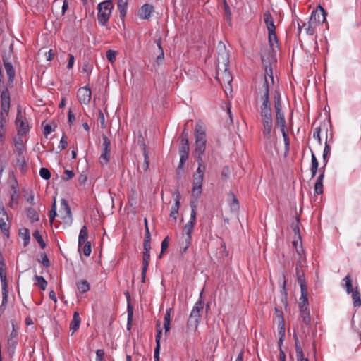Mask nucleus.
Segmentation results:
<instances>
[{"label": "nucleus", "instance_id": "nucleus-1", "mask_svg": "<svg viewBox=\"0 0 361 361\" xmlns=\"http://www.w3.org/2000/svg\"><path fill=\"white\" fill-rule=\"evenodd\" d=\"M274 61L273 56H269L267 59L262 56V62L265 69V73L261 80L259 91L261 94L262 104L260 108L271 107L269 102V87L274 82L271 62Z\"/></svg>", "mask_w": 361, "mask_h": 361}, {"label": "nucleus", "instance_id": "nucleus-2", "mask_svg": "<svg viewBox=\"0 0 361 361\" xmlns=\"http://www.w3.org/2000/svg\"><path fill=\"white\" fill-rule=\"evenodd\" d=\"M195 155L196 161L198 163V167L197 169V171H204L206 166L202 159V155L206 149L207 139L204 128L201 122L197 123L195 126Z\"/></svg>", "mask_w": 361, "mask_h": 361}, {"label": "nucleus", "instance_id": "nucleus-3", "mask_svg": "<svg viewBox=\"0 0 361 361\" xmlns=\"http://www.w3.org/2000/svg\"><path fill=\"white\" fill-rule=\"evenodd\" d=\"M1 111H0V141L2 144L6 140V117L10 109V94L8 89H5L1 94Z\"/></svg>", "mask_w": 361, "mask_h": 361}, {"label": "nucleus", "instance_id": "nucleus-4", "mask_svg": "<svg viewBox=\"0 0 361 361\" xmlns=\"http://www.w3.org/2000/svg\"><path fill=\"white\" fill-rule=\"evenodd\" d=\"M204 303L201 299L195 304L189 319L187 322V329L188 331H195L197 329L200 319L201 312L203 311Z\"/></svg>", "mask_w": 361, "mask_h": 361}, {"label": "nucleus", "instance_id": "nucleus-5", "mask_svg": "<svg viewBox=\"0 0 361 361\" xmlns=\"http://www.w3.org/2000/svg\"><path fill=\"white\" fill-rule=\"evenodd\" d=\"M260 116L263 125L262 133L264 137L269 140L273 128L272 111L271 107L260 108Z\"/></svg>", "mask_w": 361, "mask_h": 361}, {"label": "nucleus", "instance_id": "nucleus-6", "mask_svg": "<svg viewBox=\"0 0 361 361\" xmlns=\"http://www.w3.org/2000/svg\"><path fill=\"white\" fill-rule=\"evenodd\" d=\"M114 6L111 0H106L99 3L97 6L98 23L102 26H105L111 15Z\"/></svg>", "mask_w": 361, "mask_h": 361}, {"label": "nucleus", "instance_id": "nucleus-7", "mask_svg": "<svg viewBox=\"0 0 361 361\" xmlns=\"http://www.w3.org/2000/svg\"><path fill=\"white\" fill-rule=\"evenodd\" d=\"M274 109L276 112V124L280 127L281 131L286 130V120L283 113L282 112V106L281 101V94L279 92L276 91L274 93Z\"/></svg>", "mask_w": 361, "mask_h": 361}, {"label": "nucleus", "instance_id": "nucleus-8", "mask_svg": "<svg viewBox=\"0 0 361 361\" xmlns=\"http://www.w3.org/2000/svg\"><path fill=\"white\" fill-rule=\"evenodd\" d=\"M204 176V171H202L196 170V171L193 174L192 195L195 197L196 199H198L202 194Z\"/></svg>", "mask_w": 361, "mask_h": 361}, {"label": "nucleus", "instance_id": "nucleus-9", "mask_svg": "<svg viewBox=\"0 0 361 361\" xmlns=\"http://www.w3.org/2000/svg\"><path fill=\"white\" fill-rule=\"evenodd\" d=\"M218 56L216 68L228 67L229 65V54L226 50L225 44L222 42H219L217 45Z\"/></svg>", "mask_w": 361, "mask_h": 361}, {"label": "nucleus", "instance_id": "nucleus-10", "mask_svg": "<svg viewBox=\"0 0 361 361\" xmlns=\"http://www.w3.org/2000/svg\"><path fill=\"white\" fill-rule=\"evenodd\" d=\"M102 148L99 157V163L102 166L106 165L109 163L111 157V141L105 135H102Z\"/></svg>", "mask_w": 361, "mask_h": 361}, {"label": "nucleus", "instance_id": "nucleus-11", "mask_svg": "<svg viewBox=\"0 0 361 361\" xmlns=\"http://www.w3.org/2000/svg\"><path fill=\"white\" fill-rule=\"evenodd\" d=\"M15 123L18 128V135L19 136H23L29 131L28 123L26 119L23 117L20 107L18 108Z\"/></svg>", "mask_w": 361, "mask_h": 361}, {"label": "nucleus", "instance_id": "nucleus-12", "mask_svg": "<svg viewBox=\"0 0 361 361\" xmlns=\"http://www.w3.org/2000/svg\"><path fill=\"white\" fill-rule=\"evenodd\" d=\"M151 243H143V257L142 269V283L145 282L146 273L150 261Z\"/></svg>", "mask_w": 361, "mask_h": 361}, {"label": "nucleus", "instance_id": "nucleus-13", "mask_svg": "<svg viewBox=\"0 0 361 361\" xmlns=\"http://www.w3.org/2000/svg\"><path fill=\"white\" fill-rule=\"evenodd\" d=\"M194 226L195 224H192L191 222H188L184 226L182 238L184 240L185 247L182 251L183 252H185L191 244L192 233Z\"/></svg>", "mask_w": 361, "mask_h": 361}, {"label": "nucleus", "instance_id": "nucleus-14", "mask_svg": "<svg viewBox=\"0 0 361 361\" xmlns=\"http://www.w3.org/2000/svg\"><path fill=\"white\" fill-rule=\"evenodd\" d=\"M228 67L224 68H216V78L221 85L222 83H228V85L233 80L232 75L231 73L228 71Z\"/></svg>", "mask_w": 361, "mask_h": 361}, {"label": "nucleus", "instance_id": "nucleus-15", "mask_svg": "<svg viewBox=\"0 0 361 361\" xmlns=\"http://www.w3.org/2000/svg\"><path fill=\"white\" fill-rule=\"evenodd\" d=\"M8 221V216L5 211L4 208H0V229L4 235L7 238L9 237L10 224L7 223Z\"/></svg>", "mask_w": 361, "mask_h": 361}, {"label": "nucleus", "instance_id": "nucleus-16", "mask_svg": "<svg viewBox=\"0 0 361 361\" xmlns=\"http://www.w3.org/2000/svg\"><path fill=\"white\" fill-rule=\"evenodd\" d=\"M310 20H311L312 23H315L317 25L324 23L326 20L325 11L321 6H319L318 8L312 12Z\"/></svg>", "mask_w": 361, "mask_h": 361}, {"label": "nucleus", "instance_id": "nucleus-17", "mask_svg": "<svg viewBox=\"0 0 361 361\" xmlns=\"http://www.w3.org/2000/svg\"><path fill=\"white\" fill-rule=\"evenodd\" d=\"M77 97L81 104H88L91 99V90L90 87L85 86L78 90Z\"/></svg>", "mask_w": 361, "mask_h": 361}, {"label": "nucleus", "instance_id": "nucleus-18", "mask_svg": "<svg viewBox=\"0 0 361 361\" xmlns=\"http://www.w3.org/2000/svg\"><path fill=\"white\" fill-rule=\"evenodd\" d=\"M154 11L152 5L145 4L138 10L137 15L142 20H148Z\"/></svg>", "mask_w": 361, "mask_h": 361}, {"label": "nucleus", "instance_id": "nucleus-19", "mask_svg": "<svg viewBox=\"0 0 361 361\" xmlns=\"http://www.w3.org/2000/svg\"><path fill=\"white\" fill-rule=\"evenodd\" d=\"M176 197H175V203L171 207V212H170V217L173 218L174 221H176L177 219V216L179 211L180 207V195L177 190L175 192Z\"/></svg>", "mask_w": 361, "mask_h": 361}, {"label": "nucleus", "instance_id": "nucleus-20", "mask_svg": "<svg viewBox=\"0 0 361 361\" xmlns=\"http://www.w3.org/2000/svg\"><path fill=\"white\" fill-rule=\"evenodd\" d=\"M263 20L268 31L276 30L274 18L269 11L263 13Z\"/></svg>", "mask_w": 361, "mask_h": 361}, {"label": "nucleus", "instance_id": "nucleus-21", "mask_svg": "<svg viewBox=\"0 0 361 361\" xmlns=\"http://www.w3.org/2000/svg\"><path fill=\"white\" fill-rule=\"evenodd\" d=\"M87 238H88L87 228L86 226H83L80 231V233H79V236H78V250L79 251L81 250L82 245H83V244H85L86 242H88Z\"/></svg>", "mask_w": 361, "mask_h": 361}, {"label": "nucleus", "instance_id": "nucleus-22", "mask_svg": "<svg viewBox=\"0 0 361 361\" xmlns=\"http://www.w3.org/2000/svg\"><path fill=\"white\" fill-rule=\"evenodd\" d=\"M4 68L8 77V82H13L15 77V70L7 59H3Z\"/></svg>", "mask_w": 361, "mask_h": 361}, {"label": "nucleus", "instance_id": "nucleus-23", "mask_svg": "<svg viewBox=\"0 0 361 361\" xmlns=\"http://www.w3.org/2000/svg\"><path fill=\"white\" fill-rule=\"evenodd\" d=\"M8 286H2V302L0 305V315H1L5 310L8 303Z\"/></svg>", "mask_w": 361, "mask_h": 361}, {"label": "nucleus", "instance_id": "nucleus-24", "mask_svg": "<svg viewBox=\"0 0 361 361\" xmlns=\"http://www.w3.org/2000/svg\"><path fill=\"white\" fill-rule=\"evenodd\" d=\"M81 319L78 312L73 313V319L70 323V330L72 331V334L75 332L80 327Z\"/></svg>", "mask_w": 361, "mask_h": 361}, {"label": "nucleus", "instance_id": "nucleus-25", "mask_svg": "<svg viewBox=\"0 0 361 361\" xmlns=\"http://www.w3.org/2000/svg\"><path fill=\"white\" fill-rule=\"evenodd\" d=\"M296 275L301 290H306L307 286L304 272L302 270H300L298 267H296Z\"/></svg>", "mask_w": 361, "mask_h": 361}, {"label": "nucleus", "instance_id": "nucleus-26", "mask_svg": "<svg viewBox=\"0 0 361 361\" xmlns=\"http://www.w3.org/2000/svg\"><path fill=\"white\" fill-rule=\"evenodd\" d=\"M116 1L121 17L124 18L126 15L128 0H116Z\"/></svg>", "mask_w": 361, "mask_h": 361}, {"label": "nucleus", "instance_id": "nucleus-27", "mask_svg": "<svg viewBox=\"0 0 361 361\" xmlns=\"http://www.w3.org/2000/svg\"><path fill=\"white\" fill-rule=\"evenodd\" d=\"M189 154V141H181L180 147H179V154L180 157H187L188 158Z\"/></svg>", "mask_w": 361, "mask_h": 361}, {"label": "nucleus", "instance_id": "nucleus-28", "mask_svg": "<svg viewBox=\"0 0 361 361\" xmlns=\"http://www.w3.org/2000/svg\"><path fill=\"white\" fill-rule=\"evenodd\" d=\"M311 161L312 178H314L316 176L318 170L319 162L314 153L312 151H311Z\"/></svg>", "mask_w": 361, "mask_h": 361}, {"label": "nucleus", "instance_id": "nucleus-29", "mask_svg": "<svg viewBox=\"0 0 361 361\" xmlns=\"http://www.w3.org/2000/svg\"><path fill=\"white\" fill-rule=\"evenodd\" d=\"M277 316L280 318L279 324V334L281 337H285V324L282 312H279L277 308L275 309Z\"/></svg>", "mask_w": 361, "mask_h": 361}, {"label": "nucleus", "instance_id": "nucleus-30", "mask_svg": "<svg viewBox=\"0 0 361 361\" xmlns=\"http://www.w3.org/2000/svg\"><path fill=\"white\" fill-rule=\"evenodd\" d=\"M343 283L342 286L345 289L348 294H350L354 291V288H353L351 277L349 274L343 279Z\"/></svg>", "mask_w": 361, "mask_h": 361}, {"label": "nucleus", "instance_id": "nucleus-31", "mask_svg": "<svg viewBox=\"0 0 361 361\" xmlns=\"http://www.w3.org/2000/svg\"><path fill=\"white\" fill-rule=\"evenodd\" d=\"M26 212L27 216L32 223L37 222L39 221V214L35 209L29 207L26 209Z\"/></svg>", "mask_w": 361, "mask_h": 361}, {"label": "nucleus", "instance_id": "nucleus-32", "mask_svg": "<svg viewBox=\"0 0 361 361\" xmlns=\"http://www.w3.org/2000/svg\"><path fill=\"white\" fill-rule=\"evenodd\" d=\"M300 310L308 308V299L307 296V289L301 290V297L299 302Z\"/></svg>", "mask_w": 361, "mask_h": 361}, {"label": "nucleus", "instance_id": "nucleus-33", "mask_svg": "<svg viewBox=\"0 0 361 361\" xmlns=\"http://www.w3.org/2000/svg\"><path fill=\"white\" fill-rule=\"evenodd\" d=\"M300 317L302 318V322L306 325L309 326L311 323V317L310 315L309 309L300 310Z\"/></svg>", "mask_w": 361, "mask_h": 361}, {"label": "nucleus", "instance_id": "nucleus-34", "mask_svg": "<svg viewBox=\"0 0 361 361\" xmlns=\"http://www.w3.org/2000/svg\"><path fill=\"white\" fill-rule=\"evenodd\" d=\"M276 30L268 31V39H269V43L270 45V49L271 51H274V44H278V39L276 34Z\"/></svg>", "mask_w": 361, "mask_h": 361}, {"label": "nucleus", "instance_id": "nucleus-35", "mask_svg": "<svg viewBox=\"0 0 361 361\" xmlns=\"http://www.w3.org/2000/svg\"><path fill=\"white\" fill-rule=\"evenodd\" d=\"M352 299L353 300L354 307H360L361 306V297L360 292L358 290V288L356 286L354 288V291L351 293Z\"/></svg>", "mask_w": 361, "mask_h": 361}, {"label": "nucleus", "instance_id": "nucleus-36", "mask_svg": "<svg viewBox=\"0 0 361 361\" xmlns=\"http://www.w3.org/2000/svg\"><path fill=\"white\" fill-rule=\"evenodd\" d=\"M78 290L80 293L87 292L90 288V283L87 280H82L77 283Z\"/></svg>", "mask_w": 361, "mask_h": 361}, {"label": "nucleus", "instance_id": "nucleus-37", "mask_svg": "<svg viewBox=\"0 0 361 361\" xmlns=\"http://www.w3.org/2000/svg\"><path fill=\"white\" fill-rule=\"evenodd\" d=\"M127 329L130 330L133 322V307L129 302L127 306Z\"/></svg>", "mask_w": 361, "mask_h": 361}, {"label": "nucleus", "instance_id": "nucleus-38", "mask_svg": "<svg viewBox=\"0 0 361 361\" xmlns=\"http://www.w3.org/2000/svg\"><path fill=\"white\" fill-rule=\"evenodd\" d=\"M19 235L22 237L24 240V245L26 246L30 241V231L28 228H23L19 230Z\"/></svg>", "mask_w": 361, "mask_h": 361}, {"label": "nucleus", "instance_id": "nucleus-39", "mask_svg": "<svg viewBox=\"0 0 361 361\" xmlns=\"http://www.w3.org/2000/svg\"><path fill=\"white\" fill-rule=\"evenodd\" d=\"M15 147L18 152V156L21 157L25 152V146L23 140L19 137L18 140L15 141Z\"/></svg>", "mask_w": 361, "mask_h": 361}, {"label": "nucleus", "instance_id": "nucleus-40", "mask_svg": "<svg viewBox=\"0 0 361 361\" xmlns=\"http://www.w3.org/2000/svg\"><path fill=\"white\" fill-rule=\"evenodd\" d=\"M171 309H168L164 315V328L165 329V332L167 333L170 330V324H171V315L170 312Z\"/></svg>", "mask_w": 361, "mask_h": 361}, {"label": "nucleus", "instance_id": "nucleus-41", "mask_svg": "<svg viewBox=\"0 0 361 361\" xmlns=\"http://www.w3.org/2000/svg\"><path fill=\"white\" fill-rule=\"evenodd\" d=\"M18 344V339L8 338L7 341V348L9 353H14V350Z\"/></svg>", "mask_w": 361, "mask_h": 361}, {"label": "nucleus", "instance_id": "nucleus-42", "mask_svg": "<svg viewBox=\"0 0 361 361\" xmlns=\"http://www.w3.org/2000/svg\"><path fill=\"white\" fill-rule=\"evenodd\" d=\"M228 197L231 200V209L235 211L238 210L239 209V202H238V200L237 197H235V195L233 194V192H230L228 193Z\"/></svg>", "mask_w": 361, "mask_h": 361}, {"label": "nucleus", "instance_id": "nucleus-43", "mask_svg": "<svg viewBox=\"0 0 361 361\" xmlns=\"http://www.w3.org/2000/svg\"><path fill=\"white\" fill-rule=\"evenodd\" d=\"M32 235H33V238L37 241V243H39L41 248L44 249L46 247V243L43 240V238H42L41 234L39 233V231L38 230L35 231Z\"/></svg>", "mask_w": 361, "mask_h": 361}, {"label": "nucleus", "instance_id": "nucleus-44", "mask_svg": "<svg viewBox=\"0 0 361 361\" xmlns=\"http://www.w3.org/2000/svg\"><path fill=\"white\" fill-rule=\"evenodd\" d=\"M35 280L37 281V285L42 290H44L46 289L47 286V282L44 279V278L43 276H35Z\"/></svg>", "mask_w": 361, "mask_h": 361}, {"label": "nucleus", "instance_id": "nucleus-45", "mask_svg": "<svg viewBox=\"0 0 361 361\" xmlns=\"http://www.w3.org/2000/svg\"><path fill=\"white\" fill-rule=\"evenodd\" d=\"M190 206H191V214H190V220L188 222H191L192 224H195V221H196V216H197V212H196V204H195V202H190Z\"/></svg>", "mask_w": 361, "mask_h": 361}, {"label": "nucleus", "instance_id": "nucleus-46", "mask_svg": "<svg viewBox=\"0 0 361 361\" xmlns=\"http://www.w3.org/2000/svg\"><path fill=\"white\" fill-rule=\"evenodd\" d=\"M80 252H82L83 255L85 257H89L92 252L90 242H86L85 244H83V245H82V249Z\"/></svg>", "mask_w": 361, "mask_h": 361}, {"label": "nucleus", "instance_id": "nucleus-47", "mask_svg": "<svg viewBox=\"0 0 361 361\" xmlns=\"http://www.w3.org/2000/svg\"><path fill=\"white\" fill-rule=\"evenodd\" d=\"M297 253L299 255V259L297 262L296 267H298V268L302 267L305 262V256L303 255L302 247H301L300 250H297Z\"/></svg>", "mask_w": 361, "mask_h": 361}, {"label": "nucleus", "instance_id": "nucleus-48", "mask_svg": "<svg viewBox=\"0 0 361 361\" xmlns=\"http://www.w3.org/2000/svg\"><path fill=\"white\" fill-rule=\"evenodd\" d=\"M16 166H18L23 172L25 170L26 162L23 157V154L21 155V157L18 156V158L16 159Z\"/></svg>", "mask_w": 361, "mask_h": 361}, {"label": "nucleus", "instance_id": "nucleus-49", "mask_svg": "<svg viewBox=\"0 0 361 361\" xmlns=\"http://www.w3.org/2000/svg\"><path fill=\"white\" fill-rule=\"evenodd\" d=\"M317 25L315 23H312L311 20H309L307 27H306V33L309 35H313L315 32V28Z\"/></svg>", "mask_w": 361, "mask_h": 361}, {"label": "nucleus", "instance_id": "nucleus-50", "mask_svg": "<svg viewBox=\"0 0 361 361\" xmlns=\"http://www.w3.org/2000/svg\"><path fill=\"white\" fill-rule=\"evenodd\" d=\"M170 238L169 236H166L161 242V253L159 255V258L161 257L164 252L169 247Z\"/></svg>", "mask_w": 361, "mask_h": 361}, {"label": "nucleus", "instance_id": "nucleus-51", "mask_svg": "<svg viewBox=\"0 0 361 361\" xmlns=\"http://www.w3.org/2000/svg\"><path fill=\"white\" fill-rule=\"evenodd\" d=\"M39 175L42 178L45 180H48L51 177V173L47 168H41L39 170Z\"/></svg>", "mask_w": 361, "mask_h": 361}, {"label": "nucleus", "instance_id": "nucleus-52", "mask_svg": "<svg viewBox=\"0 0 361 361\" xmlns=\"http://www.w3.org/2000/svg\"><path fill=\"white\" fill-rule=\"evenodd\" d=\"M116 51L114 50H108L106 51V59L111 63H114L116 61Z\"/></svg>", "mask_w": 361, "mask_h": 361}, {"label": "nucleus", "instance_id": "nucleus-53", "mask_svg": "<svg viewBox=\"0 0 361 361\" xmlns=\"http://www.w3.org/2000/svg\"><path fill=\"white\" fill-rule=\"evenodd\" d=\"M61 209H63L66 212V214L68 216H71V209H70V207L68 206V204L66 201V200L63 199L61 200Z\"/></svg>", "mask_w": 361, "mask_h": 361}, {"label": "nucleus", "instance_id": "nucleus-54", "mask_svg": "<svg viewBox=\"0 0 361 361\" xmlns=\"http://www.w3.org/2000/svg\"><path fill=\"white\" fill-rule=\"evenodd\" d=\"M230 175V169L228 166H224L221 171V176L224 180H227Z\"/></svg>", "mask_w": 361, "mask_h": 361}, {"label": "nucleus", "instance_id": "nucleus-55", "mask_svg": "<svg viewBox=\"0 0 361 361\" xmlns=\"http://www.w3.org/2000/svg\"><path fill=\"white\" fill-rule=\"evenodd\" d=\"M98 120L100 123L101 128H106V126L104 115L101 110H99Z\"/></svg>", "mask_w": 361, "mask_h": 361}, {"label": "nucleus", "instance_id": "nucleus-56", "mask_svg": "<svg viewBox=\"0 0 361 361\" xmlns=\"http://www.w3.org/2000/svg\"><path fill=\"white\" fill-rule=\"evenodd\" d=\"M56 202H54V204L52 205V208L49 211V221H50L51 223L53 222V221H54V218L56 217Z\"/></svg>", "mask_w": 361, "mask_h": 361}, {"label": "nucleus", "instance_id": "nucleus-57", "mask_svg": "<svg viewBox=\"0 0 361 361\" xmlns=\"http://www.w3.org/2000/svg\"><path fill=\"white\" fill-rule=\"evenodd\" d=\"M314 192L318 195L323 193V183L316 181L314 185Z\"/></svg>", "mask_w": 361, "mask_h": 361}, {"label": "nucleus", "instance_id": "nucleus-58", "mask_svg": "<svg viewBox=\"0 0 361 361\" xmlns=\"http://www.w3.org/2000/svg\"><path fill=\"white\" fill-rule=\"evenodd\" d=\"M68 146V142L66 140V137L65 135H63L60 140V143L58 146V148L61 150L64 149Z\"/></svg>", "mask_w": 361, "mask_h": 361}, {"label": "nucleus", "instance_id": "nucleus-59", "mask_svg": "<svg viewBox=\"0 0 361 361\" xmlns=\"http://www.w3.org/2000/svg\"><path fill=\"white\" fill-rule=\"evenodd\" d=\"M281 133H282V135L283 137L286 149V151H288L290 143H289V137H288V133L286 132V130L281 131Z\"/></svg>", "mask_w": 361, "mask_h": 361}, {"label": "nucleus", "instance_id": "nucleus-60", "mask_svg": "<svg viewBox=\"0 0 361 361\" xmlns=\"http://www.w3.org/2000/svg\"><path fill=\"white\" fill-rule=\"evenodd\" d=\"M320 133H321V128L317 127L314 129V131L313 133V137L318 140L319 145H322V139L320 137Z\"/></svg>", "mask_w": 361, "mask_h": 361}, {"label": "nucleus", "instance_id": "nucleus-61", "mask_svg": "<svg viewBox=\"0 0 361 361\" xmlns=\"http://www.w3.org/2000/svg\"><path fill=\"white\" fill-rule=\"evenodd\" d=\"M74 176V173L73 171L71 170H66L64 171V176H63V180L67 181L68 180H71Z\"/></svg>", "mask_w": 361, "mask_h": 361}, {"label": "nucleus", "instance_id": "nucleus-62", "mask_svg": "<svg viewBox=\"0 0 361 361\" xmlns=\"http://www.w3.org/2000/svg\"><path fill=\"white\" fill-rule=\"evenodd\" d=\"M299 220L298 219H296L295 221L292 224V228L293 230V232L295 235H298L300 236V228H299Z\"/></svg>", "mask_w": 361, "mask_h": 361}, {"label": "nucleus", "instance_id": "nucleus-63", "mask_svg": "<svg viewBox=\"0 0 361 361\" xmlns=\"http://www.w3.org/2000/svg\"><path fill=\"white\" fill-rule=\"evenodd\" d=\"M39 262L45 267H49L50 266V262H49V260L46 254H42L41 255V259L39 260Z\"/></svg>", "mask_w": 361, "mask_h": 361}, {"label": "nucleus", "instance_id": "nucleus-64", "mask_svg": "<svg viewBox=\"0 0 361 361\" xmlns=\"http://www.w3.org/2000/svg\"><path fill=\"white\" fill-rule=\"evenodd\" d=\"M293 245L295 247L296 251L300 250L302 247V240L300 236H298V239H295L293 242Z\"/></svg>", "mask_w": 361, "mask_h": 361}]
</instances>
